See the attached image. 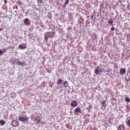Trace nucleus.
Instances as JSON below:
<instances>
[{
    "label": "nucleus",
    "instance_id": "obj_11",
    "mask_svg": "<svg viewBox=\"0 0 130 130\" xmlns=\"http://www.w3.org/2000/svg\"><path fill=\"white\" fill-rule=\"evenodd\" d=\"M129 118H130L128 120V118L126 119L125 123L127 126H128L130 128V117H129Z\"/></svg>",
    "mask_w": 130,
    "mask_h": 130
},
{
    "label": "nucleus",
    "instance_id": "obj_30",
    "mask_svg": "<svg viewBox=\"0 0 130 130\" xmlns=\"http://www.w3.org/2000/svg\"><path fill=\"white\" fill-rule=\"evenodd\" d=\"M95 19H96V18H94V20H95Z\"/></svg>",
    "mask_w": 130,
    "mask_h": 130
},
{
    "label": "nucleus",
    "instance_id": "obj_17",
    "mask_svg": "<svg viewBox=\"0 0 130 130\" xmlns=\"http://www.w3.org/2000/svg\"><path fill=\"white\" fill-rule=\"evenodd\" d=\"M18 42V40H15L12 41L13 44L14 45H15L17 44V43Z\"/></svg>",
    "mask_w": 130,
    "mask_h": 130
},
{
    "label": "nucleus",
    "instance_id": "obj_6",
    "mask_svg": "<svg viewBox=\"0 0 130 130\" xmlns=\"http://www.w3.org/2000/svg\"><path fill=\"white\" fill-rule=\"evenodd\" d=\"M126 71V69L124 68H121L119 71L120 74L121 75H124Z\"/></svg>",
    "mask_w": 130,
    "mask_h": 130
},
{
    "label": "nucleus",
    "instance_id": "obj_32",
    "mask_svg": "<svg viewBox=\"0 0 130 130\" xmlns=\"http://www.w3.org/2000/svg\"><path fill=\"white\" fill-rule=\"evenodd\" d=\"M127 80V81H129V80Z\"/></svg>",
    "mask_w": 130,
    "mask_h": 130
},
{
    "label": "nucleus",
    "instance_id": "obj_24",
    "mask_svg": "<svg viewBox=\"0 0 130 130\" xmlns=\"http://www.w3.org/2000/svg\"><path fill=\"white\" fill-rule=\"evenodd\" d=\"M4 2L5 4H6L7 2V0H4Z\"/></svg>",
    "mask_w": 130,
    "mask_h": 130
},
{
    "label": "nucleus",
    "instance_id": "obj_18",
    "mask_svg": "<svg viewBox=\"0 0 130 130\" xmlns=\"http://www.w3.org/2000/svg\"><path fill=\"white\" fill-rule=\"evenodd\" d=\"M125 100L126 102H129L130 101L129 99L128 98L126 97L125 98Z\"/></svg>",
    "mask_w": 130,
    "mask_h": 130
},
{
    "label": "nucleus",
    "instance_id": "obj_1",
    "mask_svg": "<svg viewBox=\"0 0 130 130\" xmlns=\"http://www.w3.org/2000/svg\"><path fill=\"white\" fill-rule=\"evenodd\" d=\"M55 32H50L47 31L46 32V35H44V39L46 41H47L48 38H53L54 37Z\"/></svg>",
    "mask_w": 130,
    "mask_h": 130
},
{
    "label": "nucleus",
    "instance_id": "obj_16",
    "mask_svg": "<svg viewBox=\"0 0 130 130\" xmlns=\"http://www.w3.org/2000/svg\"><path fill=\"white\" fill-rule=\"evenodd\" d=\"M16 64L19 65H23L24 63L23 62H21L19 60H18V62L16 63Z\"/></svg>",
    "mask_w": 130,
    "mask_h": 130
},
{
    "label": "nucleus",
    "instance_id": "obj_20",
    "mask_svg": "<svg viewBox=\"0 0 130 130\" xmlns=\"http://www.w3.org/2000/svg\"><path fill=\"white\" fill-rule=\"evenodd\" d=\"M0 124L1 125H2L3 124L5 123V121L3 120H1L0 121Z\"/></svg>",
    "mask_w": 130,
    "mask_h": 130
},
{
    "label": "nucleus",
    "instance_id": "obj_9",
    "mask_svg": "<svg viewBox=\"0 0 130 130\" xmlns=\"http://www.w3.org/2000/svg\"><path fill=\"white\" fill-rule=\"evenodd\" d=\"M78 105L76 101H73L71 103V105L73 107H76Z\"/></svg>",
    "mask_w": 130,
    "mask_h": 130
},
{
    "label": "nucleus",
    "instance_id": "obj_29",
    "mask_svg": "<svg viewBox=\"0 0 130 130\" xmlns=\"http://www.w3.org/2000/svg\"><path fill=\"white\" fill-rule=\"evenodd\" d=\"M93 16H92H92H91V18H92H92H93Z\"/></svg>",
    "mask_w": 130,
    "mask_h": 130
},
{
    "label": "nucleus",
    "instance_id": "obj_10",
    "mask_svg": "<svg viewBox=\"0 0 130 130\" xmlns=\"http://www.w3.org/2000/svg\"><path fill=\"white\" fill-rule=\"evenodd\" d=\"M29 20V19L27 18H26L24 20V23L27 26H30V23L29 22H28Z\"/></svg>",
    "mask_w": 130,
    "mask_h": 130
},
{
    "label": "nucleus",
    "instance_id": "obj_21",
    "mask_svg": "<svg viewBox=\"0 0 130 130\" xmlns=\"http://www.w3.org/2000/svg\"><path fill=\"white\" fill-rule=\"evenodd\" d=\"M105 102L106 101H104L102 102L101 105V106H102L104 105L105 104Z\"/></svg>",
    "mask_w": 130,
    "mask_h": 130
},
{
    "label": "nucleus",
    "instance_id": "obj_15",
    "mask_svg": "<svg viewBox=\"0 0 130 130\" xmlns=\"http://www.w3.org/2000/svg\"><path fill=\"white\" fill-rule=\"evenodd\" d=\"M81 109L79 107H78L76 108L74 110V112H80V111Z\"/></svg>",
    "mask_w": 130,
    "mask_h": 130
},
{
    "label": "nucleus",
    "instance_id": "obj_19",
    "mask_svg": "<svg viewBox=\"0 0 130 130\" xmlns=\"http://www.w3.org/2000/svg\"><path fill=\"white\" fill-rule=\"evenodd\" d=\"M69 2V0H66L65 2L64 5V6H66V5H68Z\"/></svg>",
    "mask_w": 130,
    "mask_h": 130
},
{
    "label": "nucleus",
    "instance_id": "obj_31",
    "mask_svg": "<svg viewBox=\"0 0 130 130\" xmlns=\"http://www.w3.org/2000/svg\"><path fill=\"white\" fill-rule=\"evenodd\" d=\"M61 88H62L63 87L62 86H60Z\"/></svg>",
    "mask_w": 130,
    "mask_h": 130
},
{
    "label": "nucleus",
    "instance_id": "obj_8",
    "mask_svg": "<svg viewBox=\"0 0 130 130\" xmlns=\"http://www.w3.org/2000/svg\"><path fill=\"white\" fill-rule=\"evenodd\" d=\"M124 125L120 124L117 127V130H124Z\"/></svg>",
    "mask_w": 130,
    "mask_h": 130
},
{
    "label": "nucleus",
    "instance_id": "obj_23",
    "mask_svg": "<svg viewBox=\"0 0 130 130\" xmlns=\"http://www.w3.org/2000/svg\"><path fill=\"white\" fill-rule=\"evenodd\" d=\"M3 54V52L1 50H0V55H2Z\"/></svg>",
    "mask_w": 130,
    "mask_h": 130
},
{
    "label": "nucleus",
    "instance_id": "obj_26",
    "mask_svg": "<svg viewBox=\"0 0 130 130\" xmlns=\"http://www.w3.org/2000/svg\"><path fill=\"white\" fill-rule=\"evenodd\" d=\"M111 120H112V121L113 120L112 119H110V123L111 124H112L113 123V122H111Z\"/></svg>",
    "mask_w": 130,
    "mask_h": 130
},
{
    "label": "nucleus",
    "instance_id": "obj_5",
    "mask_svg": "<svg viewBox=\"0 0 130 130\" xmlns=\"http://www.w3.org/2000/svg\"><path fill=\"white\" fill-rule=\"evenodd\" d=\"M11 124L13 127H16L19 125V122L16 120H13L11 123Z\"/></svg>",
    "mask_w": 130,
    "mask_h": 130
},
{
    "label": "nucleus",
    "instance_id": "obj_7",
    "mask_svg": "<svg viewBox=\"0 0 130 130\" xmlns=\"http://www.w3.org/2000/svg\"><path fill=\"white\" fill-rule=\"evenodd\" d=\"M100 68L98 66V67L95 70L94 73L97 75H99L100 74Z\"/></svg>",
    "mask_w": 130,
    "mask_h": 130
},
{
    "label": "nucleus",
    "instance_id": "obj_25",
    "mask_svg": "<svg viewBox=\"0 0 130 130\" xmlns=\"http://www.w3.org/2000/svg\"><path fill=\"white\" fill-rule=\"evenodd\" d=\"M114 29H114V27H113L111 28V30L112 31L114 30Z\"/></svg>",
    "mask_w": 130,
    "mask_h": 130
},
{
    "label": "nucleus",
    "instance_id": "obj_14",
    "mask_svg": "<svg viewBox=\"0 0 130 130\" xmlns=\"http://www.w3.org/2000/svg\"><path fill=\"white\" fill-rule=\"evenodd\" d=\"M105 8L107 9L109 8V10H111V7L110 6V5L109 4L107 3L106 4Z\"/></svg>",
    "mask_w": 130,
    "mask_h": 130
},
{
    "label": "nucleus",
    "instance_id": "obj_3",
    "mask_svg": "<svg viewBox=\"0 0 130 130\" xmlns=\"http://www.w3.org/2000/svg\"><path fill=\"white\" fill-rule=\"evenodd\" d=\"M19 119L21 121H28L29 119V118L26 115H24L23 116H20Z\"/></svg>",
    "mask_w": 130,
    "mask_h": 130
},
{
    "label": "nucleus",
    "instance_id": "obj_27",
    "mask_svg": "<svg viewBox=\"0 0 130 130\" xmlns=\"http://www.w3.org/2000/svg\"><path fill=\"white\" fill-rule=\"evenodd\" d=\"M18 4H19L20 5H21V2H18Z\"/></svg>",
    "mask_w": 130,
    "mask_h": 130
},
{
    "label": "nucleus",
    "instance_id": "obj_28",
    "mask_svg": "<svg viewBox=\"0 0 130 130\" xmlns=\"http://www.w3.org/2000/svg\"><path fill=\"white\" fill-rule=\"evenodd\" d=\"M17 59H14V61L15 62H17Z\"/></svg>",
    "mask_w": 130,
    "mask_h": 130
},
{
    "label": "nucleus",
    "instance_id": "obj_22",
    "mask_svg": "<svg viewBox=\"0 0 130 130\" xmlns=\"http://www.w3.org/2000/svg\"><path fill=\"white\" fill-rule=\"evenodd\" d=\"M38 1V3H42L43 2L42 0H37Z\"/></svg>",
    "mask_w": 130,
    "mask_h": 130
},
{
    "label": "nucleus",
    "instance_id": "obj_13",
    "mask_svg": "<svg viewBox=\"0 0 130 130\" xmlns=\"http://www.w3.org/2000/svg\"><path fill=\"white\" fill-rule=\"evenodd\" d=\"M114 21V20L113 18H110L108 20V23L110 24H112L113 23Z\"/></svg>",
    "mask_w": 130,
    "mask_h": 130
},
{
    "label": "nucleus",
    "instance_id": "obj_4",
    "mask_svg": "<svg viewBox=\"0 0 130 130\" xmlns=\"http://www.w3.org/2000/svg\"><path fill=\"white\" fill-rule=\"evenodd\" d=\"M41 117L39 115L36 116L35 118L34 121H37V124H40L41 123Z\"/></svg>",
    "mask_w": 130,
    "mask_h": 130
},
{
    "label": "nucleus",
    "instance_id": "obj_12",
    "mask_svg": "<svg viewBox=\"0 0 130 130\" xmlns=\"http://www.w3.org/2000/svg\"><path fill=\"white\" fill-rule=\"evenodd\" d=\"M18 47L21 50L27 48L26 46L23 45L22 44L19 45L18 46Z\"/></svg>",
    "mask_w": 130,
    "mask_h": 130
},
{
    "label": "nucleus",
    "instance_id": "obj_2",
    "mask_svg": "<svg viewBox=\"0 0 130 130\" xmlns=\"http://www.w3.org/2000/svg\"><path fill=\"white\" fill-rule=\"evenodd\" d=\"M63 81V80H61L60 79H59L57 82V84L58 85H59V84H62L65 88H67V87L68 86V83L67 81H64L63 83H61V82H62Z\"/></svg>",
    "mask_w": 130,
    "mask_h": 130
}]
</instances>
